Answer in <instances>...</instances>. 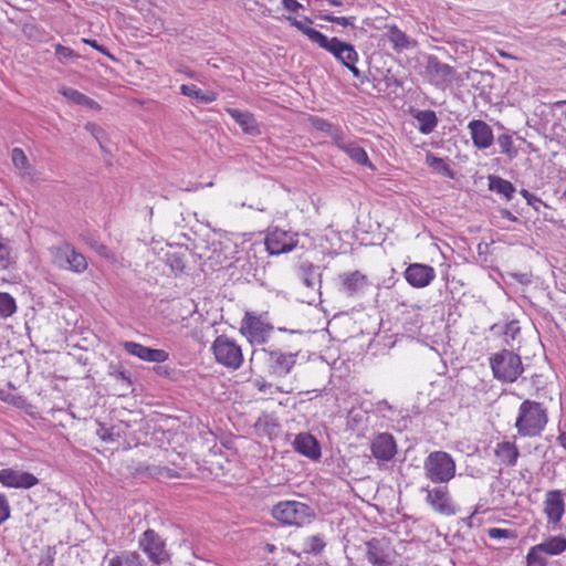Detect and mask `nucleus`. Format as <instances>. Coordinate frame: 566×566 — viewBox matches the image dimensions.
Segmentation results:
<instances>
[{
  "mask_svg": "<svg viewBox=\"0 0 566 566\" xmlns=\"http://www.w3.org/2000/svg\"><path fill=\"white\" fill-rule=\"evenodd\" d=\"M426 478L433 483H447L455 475V462L446 451H432L424 459Z\"/></svg>",
  "mask_w": 566,
  "mask_h": 566,
  "instance_id": "5",
  "label": "nucleus"
},
{
  "mask_svg": "<svg viewBox=\"0 0 566 566\" xmlns=\"http://www.w3.org/2000/svg\"><path fill=\"white\" fill-rule=\"evenodd\" d=\"M426 164L428 167L432 168L434 171L448 177L453 178L454 172L450 168L449 164L446 161V159L437 157L432 153H428L426 155Z\"/></svg>",
  "mask_w": 566,
  "mask_h": 566,
  "instance_id": "35",
  "label": "nucleus"
},
{
  "mask_svg": "<svg viewBox=\"0 0 566 566\" xmlns=\"http://www.w3.org/2000/svg\"><path fill=\"white\" fill-rule=\"evenodd\" d=\"M51 261L60 270L82 274L88 269L86 256L71 243L62 242L49 249Z\"/></svg>",
  "mask_w": 566,
  "mask_h": 566,
  "instance_id": "4",
  "label": "nucleus"
},
{
  "mask_svg": "<svg viewBox=\"0 0 566 566\" xmlns=\"http://www.w3.org/2000/svg\"><path fill=\"white\" fill-rule=\"evenodd\" d=\"M497 144L501 154L505 155L510 160L514 159L518 155V150L514 145V140L509 134H501L497 136Z\"/></svg>",
  "mask_w": 566,
  "mask_h": 566,
  "instance_id": "36",
  "label": "nucleus"
},
{
  "mask_svg": "<svg viewBox=\"0 0 566 566\" xmlns=\"http://www.w3.org/2000/svg\"><path fill=\"white\" fill-rule=\"evenodd\" d=\"M386 30V36L390 42L394 51L400 53L405 50H408L411 46L412 40L410 39V36H408L396 24H387Z\"/></svg>",
  "mask_w": 566,
  "mask_h": 566,
  "instance_id": "24",
  "label": "nucleus"
},
{
  "mask_svg": "<svg viewBox=\"0 0 566 566\" xmlns=\"http://www.w3.org/2000/svg\"><path fill=\"white\" fill-rule=\"evenodd\" d=\"M491 331L493 333H501L503 336L504 347L499 354H514V352L521 350V327L517 321H511L505 324L504 327L497 324L493 325Z\"/></svg>",
  "mask_w": 566,
  "mask_h": 566,
  "instance_id": "14",
  "label": "nucleus"
},
{
  "mask_svg": "<svg viewBox=\"0 0 566 566\" xmlns=\"http://www.w3.org/2000/svg\"><path fill=\"white\" fill-rule=\"evenodd\" d=\"M266 549H268L269 552H274L275 546H274L273 544H266Z\"/></svg>",
  "mask_w": 566,
  "mask_h": 566,
  "instance_id": "61",
  "label": "nucleus"
},
{
  "mask_svg": "<svg viewBox=\"0 0 566 566\" xmlns=\"http://www.w3.org/2000/svg\"><path fill=\"white\" fill-rule=\"evenodd\" d=\"M226 112L235 120L243 133L253 136L260 134L259 124L252 113L230 107L226 108Z\"/></svg>",
  "mask_w": 566,
  "mask_h": 566,
  "instance_id": "22",
  "label": "nucleus"
},
{
  "mask_svg": "<svg viewBox=\"0 0 566 566\" xmlns=\"http://www.w3.org/2000/svg\"><path fill=\"white\" fill-rule=\"evenodd\" d=\"M1 399L6 402L12 403L13 406L20 407L23 402V398L20 396H14L8 394L6 397H1Z\"/></svg>",
  "mask_w": 566,
  "mask_h": 566,
  "instance_id": "55",
  "label": "nucleus"
},
{
  "mask_svg": "<svg viewBox=\"0 0 566 566\" xmlns=\"http://www.w3.org/2000/svg\"><path fill=\"white\" fill-rule=\"evenodd\" d=\"M488 535L490 538L493 539H501V538H516V534L512 530H505V528H499V527H491L488 530Z\"/></svg>",
  "mask_w": 566,
  "mask_h": 566,
  "instance_id": "46",
  "label": "nucleus"
},
{
  "mask_svg": "<svg viewBox=\"0 0 566 566\" xmlns=\"http://www.w3.org/2000/svg\"><path fill=\"white\" fill-rule=\"evenodd\" d=\"M96 436L106 443H113L122 438V432L115 427H106L104 423L97 421Z\"/></svg>",
  "mask_w": 566,
  "mask_h": 566,
  "instance_id": "37",
  "label": "nucleus"
},
{
  "mask_svg": "<svg viewBox=\"0 0 566 566\" xmlns=\"http://www.w3.org/2000/svg\"><path fill=\"white\" fill-rule=\"evenodd\" d=\"M416 119L419 123V132L424 135L432 133L438 125V118L433 111H420L416 115Z\"/></svg>",
  "mask_w": 566,
  "mask_h": 566,
  "instance_id": "33",
  "label": "nucleus"
},
{
  "mask_svg": "<svg viewBox=\"0 0 566 566\" xmlns=\"http://www.w3.org/2000/svg\"><path fill=\"white\" fill-rule=\"evenodd\" d=\"M55 55L57 59L63 62L65 60L74 59L77 56V54L69 46H64L60 43L55 44L54 46Z\"/></svg>",
  "mask_w": 566,
  "mask_h": 566,
  "instance_id": "47",
  "label": "nucleus"
},
{
  "mask_svg": "<svg viewBox=\"0 0 566 566\" xmlns=\"http://www.w3.org/2000/svg\"><path fill=\"white\" fill-rule=\"evenodd\" d=\"M213 354H241V348L227 335H220L212 344Z\"/></svg>",
  "mask_w": 566,
  "mask_h": 566,
  "instance_id": "32",
  "label": "nucleus"
},
{
  "mask_svg": "<svg viewBox=\"0 0 566 566\" xmlns=\"http://www.w3.org/2000/svg\"><path fill=\"white\" fill-rule=\"evenodd\" d=\"M272 516L281 524L302 526L312 521L314 511L298 501H281L273 506Z\"/></svg>",
  "mask_w": 566,
  "mask_h": 566,
  "instance_id": "6",
  "label": "nucleus"
},
{
  "mask_svg": "<svg viewBox=\"0 0 566 566\" xmlns=\"http://www.w3.org/2000/svg\"><path fill=\"white\" fill-rule=\"evenodd\" d=\"M366 556L367 560L374 566H391V560L389 559V554L381 546V543L378 538H371L366 542Z\"/></svg>",
  "mask_w": 566,
  "mask_h": 566,
  "instance_id": "23",
  "label": "nucleus"
},
{
  "mask_svg": "<svg viewBox=\"0 0 566 566\" xmlns=\"http://www.w3.org/2000/svg\"><path fill=\"white\" fill-rule=\"evenodd\" d=\"M218 364L229 368L238 369L243 364V356H214Z\"/></svg>",
  "mask_w": 566,
  "mask_h": 566,
  "instance_id": "44",
  "label": "nucleus"
},
{
  "mask_svg": "<svg viewBox=\"0 0 566 566\" xmlns=\"http://www.w3.org/2000/svg\"><path fill=\"white\" fill-rule=\"evenodd\" d=\"M188 77H193V72H185Z\"/></svg>",
  "mask_w": 566,
  "mask_h": 566,
  "instance_id": "63",
  "label": "nucleus"
},
{
  "mask_svg": "<svg viewBox=\"0 0 566 566\" xmlns=\"http://www.w3.org/2000/svg\"><path fill=\"white\" fill-rule=\"evenodd\" d=\"M297 234L277 227L268 230L264 244L270 254L279 255L292 251L297 245Z\"/></svg>",
  "mask_w": 566,
  "mask_h": 566,
  "instance_id": "8",
  "label": "nucleus"
},
{
  "mask_svg": "<svg viewBox=\"0 0 566 566\" xmlns=\"http://www.w3.org/2000/svg\"><path fill=\"white\" fill-rule=\"evenodd\" d=\"M286 21L291 27L297 29L304 34L312 43L317 44L321 49H324L331 53L337 61L346 66L355 77H358L360 72L356 66L358 62V53L355 48L346 42L340 41L338 38H327L322 32L312 28L313 20L308 17H304L302 20L295 17H286Z\"/></svg>",
  "mask_w": 566,
  "mask_h": 566,
  "instance_id": "1",
  "label": "nucleus"
},
{
  "mask_svg": "<svg viewBox=\"0 0 566 566\" xmlns=\"http://www.w3.org/2000/svg\"><path fill=\"white\" fill-rule=\"evenodd\" d=\"M324 20L328 21V22H333V23H336L340 27H349V25H354V20L355 18L354 17H336V15H333V14H326L323 17Z\"/></svg>",
  "mask_w": 566,
  "mask_h": 566,
  "instance_id": "48",
  "label": "nucleus"
},
{
  "mask_svg": "<svg viewBox=\"0 0 566 566\" xmlns=\"http://www.w3.org/2000/svg\"><path fill=\"white\" fill-rule=\"evenodd\" d=\"M59 93L76 105L85 106L93 111H101L102 108L96 101L92 99L75 88L62 86L59 90Z\"/></svg>",
  "mask_w": 566,
  "mask_h": 566,
  "instance_id": "25",
  "label": "nucleus"
},
{
  "mask_svg": "<svg viewBox=\"0 0 566 566\" xmlns=\"http://www.w3.org/2000/svg\"><path fill=\"white\" fill-rule=\"evenodd\" d=\"M17 311L15 300L6 292H0V317L8 318Z\"/></svg>",
  "mask_w": 566,
  "mask_h": 566,
  "instance_id": "39",
  "label": "nucleus"
},
{
  "mask_svg": "<svg viewBox=\"0 0 566 566\" xmlns=\"http://www.w3.org/2000/svg\"><path fill=\"white\" fill-rule=\"evenodd\" d=\"M370 451L378 461H390L397 453L395 438L388 432L378 433L370 442Z\"/></svg>",
  "mask_w": 566,
  "mask_h": 566,
  "instance_id": "17",
  "label": "nucleus"
},
{
  "mask_svg": "<svg viewBox=\"0 0 566 566\" xmlns=\"http://www.w3.org/2000/svg\"><path fill=\"white\" fill-rule=\"evenodd\" d=\"M538 551L547 555H558L566 551V537L564 535L551 536L537 544Z\"/></svg>",
  "mask_w": 566,
  "mask_h": 566,
  "instance_id": "29",
  "label": "nucleus"
},
{
  "mask_svg": "<svg viewBox=\"0 0 566 566\" xmlns=\"http://www.w3.org/2000/svg\"><path fill=\"white\" fill-rule=\"evenodd\" d=\"M11 159L13 163V166L21 171V174L29 175L31 171V166L29 164V159L21 148H13L11 151Z\"/></svg>",
  "mask_w": 566,
  "mask_h": 566,
  "instance_id": "38",
  "label": "nucleus"
},
{
  "mask_svg": "<svg viewBox=\"0 0 566 566\" xmlns=\"http://www.w3.org/2000/svg\"><path fill=\"white\" fill-rule=\"evenodd\" d=\"M240 332L252 346L269 344L274 335V328L268 321V314L250 311L244 313Z\"/></svg>",
  "mask_w": 566,
  "mask_h": 566,
  "instance_id": "3",
  "label": "nucleus"
},
{
  "mask_svg": "<svg viewBox=\"0 0 566 566\" xmlns=\"http://www.w3.org/2000/svg\"><path fill=\"white\" fill-rule=\"evenodd\" d=\"M544 513L547 518L548 525L553 528L559 526L560 521L565 514L564 494L560 490H549L545 494Z\"/></svg>",
  "mask_w": 566,
  "mask_h": 566,
  "instance_id": "10",
  "label": "nucleus"
},
{
  "mask_svg": "<svg viewBox=\"0 0 566 566\" xmlns=\"http://www.w3.org/2000/svg\"><path fill=\"white\" fill-rule=\"evenodd\" d=\"M520 193H521V196L526 200V203H527L528 206H532L535 210H538L537 205L546 206V205L544 203V201H543L541 198H538V197H536L535 195L531 193V192H530L528 190H526V189H522V190L520 191Z\"/></svg>",
  "mask_w": 566,
  "mask_h": 566,
  "instance_id": "50",
  "label": "nucleus"
},
{
  "mask_svg": "<svg viewBox=\"0 0 566 566\" xmlns=\"http://www.w3.org/2000/svg\"><path fill=\"white\" fill-rule=\"evenodd\" d=\"M95 250L103 258L109 259L113 256L112 252L105 244H98Z\"/></svg>",
  "mask_w": 566,
  "mask_h": 566,
  "instance_id": "56",
  "label": "nucleus"
},
{
  "mask_svg": "<svg viewBox=\"0 0 566 566\" xmlns=\"http://www.w3.org/2000/svg\"><path fill=\"white\" fill-rule=\"evenodd\" d=\"M545 553L538 551L537 545L532 546L526 555V566H547Z\"/></svg>",
  "mask_w": 566,
  "mask_h": 566,
  "instance_id": "40",
  "label": "nucleus"
},
{
  "mask_svg": "<svg viewBox=\"0 0 566 566\" xmlns=\"http://www.w3.org/2000/svg\"><path fill=\"white\" fill-rule=\"evenodd\" d=\"M472 144L476 149H488L493 145L492 127L482 119H472L468 124Z\"/></svg>",
  "mask_w": 566,
  "mask_h": 566,
  "instance_id": "18",
  "label": "nucleus"
},
{
  "mask_svg": "<svg viewBox=\"0 0 566 566\" xmlns=\"http://www.w3.org/2000/svg\"><path fill=\"white\" fill-rule=\"evenodd\" d=\"M547 423L546 410L539 402L525 400L518 409L515 422L517 432L523 437L538 436Z\"/></svg>",
  "mask_w": 566,
  "mask_h": 566,
  "instance_id": "2",
  "label": "nucleus"
},
{
  "mask_svg": "<svg viewBox=\"0 0 566 566\" xmlns=\"http://www.w3.org/2000/svg\"><path fill=\"white\" fill-rule=\"evenodd\" d=\"M560 13H562L563 15H566V9H563V10L560 11Z\"/></svg>",
  "mask_w": 566,
  "mask_h": 566,
  "instance_id": "64",
  "label": "nucleus"
},
{
  "mask_svg": "<svg viewBox=\"0 0 566 566\" xmlns=\"http://www.w3.org/2000/svg\"><path fill=\"white\" fill-rule=\"evenodd\" d=\"M182 95L193 98L200 103H212L218 98V94L213 91H203L195 84H182L180 86Z\"/></svg>",
  "mask_w": 566,
  "mask_h": 566,
  "instance_id": "27",
  "label": "nucleus"
},
{
  "mask_svg": "<svg viewBox=\"0 0 566 566\" xmlns=\"http://www.w3.org/2000/svg\"><path fill=\"white\" fill-rule=\"evenodd\" d=\"M293 356H271L270 357V368L271 373L282 377L286 375L294 365V360H292Z\"/></svg>",
  "mask_w": 566,
  "mask_h": 566,
  "instance_id": "34",
  "label": "nucleus"
},
{
  "mask_svg": "<svg viewBox=\"0 0 566 566\" xmlns=\"http://www.w3.org/2000/svg\"><path fill=\"white\" fill-rule=\"evenodd\" d=\"M82 41L85 44H87V45L92 46L93 49H95L96 51H98V52L103 53L104 55L108 56L109 59L115 60V57L103 45H99L96 40H93V39H82Z\"/></svg>",
  "mask_w": 566,
  "mask_h": 566,
  "instance_id": "52",
  "label": "nucleus"
},
{
  "mask_svg": "<svg viewBox=\"0 0 566 566\" xmlns=\"http://www.w3.org/2000/svg\"><path fill=\"white\" fill-rule=\"evenodd\" d=\"M489 188L490 190L502 195L506 200H511L515 192V187L511 181L496 176H491L489 178Z\"/></svg>",
  "mask_w": 566,
  "mask_h": 566,
  "instance_id": "30",
  "label": "nucleus"
},
{
  "mask_svg": "<svg viewBox=\"0 0 566 566\" xmlns=\"http://www.w3.org/2000/svg\"><path fill=\"white\" fill-rule=\"evenodd\" d=\"M293 448L297 453L311 460H318L322 455L318 440L308 432L296 434L293 441Z\"/></svg>",
  "mask_w": 566,
  "mask_h": 566,
  "instance_id": "19",
  "label": "nucleus"
},
{
  "mask_svg": "<svg viewBox=\"0 0 566 566\" xmlns=\"http://www.w3.org/2000/svg\"><path fill=\"white\" fill-rule=\"evenodd\" d=\"M254 432L260 438H268L274 440L281 432V426L277 419L270 413L263 412L255 421Z\"/></svg>",
  "mask_w": 566,
  "mask_h": 566,
  "instance_id": "20",
  "label": "nucleus"
},
{
  "mask_svg": "<svg viewBox=\"0 0 566 566\" xmlns=\"http://www.w3.org/2000/svg\"><path fill=\"white\" fill-rule=\"evenodd\" d=\"M11 264V248L9 241L0 237V270H6Z\"/></svg>",
  "mask_w": 566,
  "mask_h": 566,
  "instance_id": "42",
  "label": "nucleus"
},
{
  "mask_svg": "<svg viewBox=\"0 0 566 566\" xmlns=\"http://www.w3.org/2000/svg\"><path fill=\"white\" fill-rule=\"evenodd\" d=\"M108 376L114 380V385L119 397H125L135 392V379L133 373L122 364L108 365Z\"/></svg>",
  "mask_w": 566,
  "mask_h": 566,
  "instance_id": "13",
  "label": "nucleus"
},
{
  "mask_svg": "<svg viewBox=\"0 0 566 566\" xmlns=\"http://www.w3.org/2000/svg\"><path fill=\"white\" fill-rule=\"evenodd\" d=\"M10 517V504L7 496L0 493V525Z\"/></svg>",
  "mask_w": 566,
  "mask_h": 566,
  "instance_id": "49",
  "label": "nucleus"
},
{
  "mask_svg": "<svg viewBox=\"0 0 566 566\" xmlns=\"http://www.w3.org/2000/svg\"><path fill=\"white\" fill-rule=\"evenodd\" d=\"M310 120H311L313 127H315L317 130H321L324 133L332 132L333 125L331 123L326 122L325 119L319 118V117H312Z\"/></svg>",
  "mask_w": 566,
  "mask_h": 566,
  "instance_id": "51",
  "label": "nucleus"
},
{
  "mask_svg": "<svg viewBox=\"0 0 566 566\" xmlns=\"http://www.w3.org/2000/svg\"><path fill=\"white\" fill-rule=\"evenodd\" d=\"M174 470L160 465L148 464V463H138L135 468V474L142 476H163L166 475L168 478H172Z\"/></svg>",
  "mask_w": 566,
  "mask_h": 566,
  "instance_id": "31",
  "label": "nucleus"
},
{
  "mask_svg": "<svg viewBox=\"0 0 566 566\" xmlns=\"http://www.w3.org/2000/svg\"><path fill=\"white\" fill-rule=\"evenodd\" d=\"M140 359L148 361H156L158 365L154 367L156 374L169 377L171 374V369L167 365H161L166 360L168 356H138Z\"/></svg>",
  "mask_w": 566,
  "mask_h": 566,
  "instance_id": "41",
  "label": "nucleus"
},
{
  "mask_svg": "<svg viewBox=\"0 0 566 566\" xmlns=\"http://www.w3.org/2000/svg\"><path fill=\"white\" fill-rule=\"evenodd\" d=\"M55 553L56 552L54 547L48 546L46 556L44 559L41 560L40 565L53 566Z\"/></svg>",
  "mask_w": 566,
  "mask_h": 566,
  "instance_id": "54",
  "label": "nucleus"
},
{
  "mask_svg": "<svg viewBox=\"0 0 566 566\" xmlns=\"http://www.w3.org/2000/svg\"><path fill=\"white\" fill-rule=\"evenodd\" d=\"M557 442L564 448L566 449V432H560L559 436L557 437Z\"/></svg>",
  "mask_w": 566,
  "mask_h": 566,
  "instance_id": "58",
  "label": "nucleus"
},
{
  "mask_svg": "<svg viewBox=\"0 0 566 566\" xmlns=\"http://www.w3.org/2000/svg\"><path fill=\"white\" fill-rule=\"evenodd\" d=\"M367 285V275L360 271H353L340 275V289L349 296L360 293Z\"/></svg>",
  "mask_w": 566,
  "mask_h": 566,
  "instance_id": "21",
  "label": "nucleus"
},
{
  "mask_svg": "<svg viewBox=\"0 0 566 566\" xmlns=\"http://www.w3.org/2000/svg\"><path fill=\"white\" fill-rule=\"evenodd\" d=\"M107 566H145L137 552L122 551L108 559Z\"/></svg>",
  "mask_w": 566,
  "mask_h": 566,
  "instance_id": "28",
  "label": "nucleus"
},
{
  "mask_svg": "<svg viewBox=\"0 0 566 566\" xmlns=\"http://www.w3.org/2000/svg\"><path fill=\"white\" fill-rule=\"evenodd\" d=\"M426 501L436 512L447 516L458 513V507L452 502L447 486H439L432 490L426 489Z\"/></svg>",
  "mask_w": 566,
  "mask_h": 566,
  "instance_id": "12",
  "label": "nucleus"
},
{
  "mask_svg": "<svg viewBox=\"0 0 566 566\" xmlns=\"http://www.w3.org/2000/svg\"><path fill=\"white\" fill-rule=\"evenodd\" d=\"M335 146L344 151L356 164L374 169L366 150L355 142L346 140L340 132L333 135Z\"/></svg>",
  "mask_w": 566,
  "mask_h": 566,
  "instance_id": "16",
  "label": "nucleus"
},
{
  "mask_svg": "<svg viewBox=\"0 0 566 566\" xmlns=\"http://www.w3.org/2000/svg\"><path fill=\"white\" fill-rule=\"evenodd\" d=\"M490 364L496 379L513 382L523 371L521 356H491Z\"/></svg>",
  "mask_w": 566,
  "mask_h": 566,
  "instance_id": "9",
  "label": "nucleus"
},
{
  "mask_svg": "<svg viewBox=\"0 0 566 566\" xmlns=\"http://www.w3.org/2000/svg\"><path fill=\"white\" fill-rule=\"evenodd\" d=\"M138 546L154 565L163 566L171 562L172 554L167 547L166 539L153 528H147L140 534Z\"/></svg>",
  "mask_w": 566,
  "mask_h": 566,
  "instance_id": "7",
  "label": "nucleus"
},
{
  "mask_svg": "<svg viewBox=\"0 0 566 566\" xmlns=\"http://www.w3.org/2000/svg\"><path fill=\"white\" fill-rule=\"evenodd\" d=\"M124 350L127 354H150V355H154V354H165L164 350L153 349V348L145 347L143 345H139V344L133 343V342H126L124 344Z\"/></svg>",
  "mask_w": 566,
  "mask_h": 566,
  "instance_id": "43",
  "label": "nucleus"
},
{
  "mask_svg": "<svg viewBox=\"0 0 566 566\" xmlns=\"http://www.w3.org/2000/svg\"><path fill=\"white\" fill-rule=\"evenodd\" d=\"M438 72H441L444 76H452L453 69L447 64H442L438 66Z\"/></svg>",
  "mask_w": 566,
  "mask_h": 566,
  "instance_id": "57",
  "label": "nucleus"
},
{
  "mask_svg": "<svg viewBox=\"0 0 566 566\" xmlns=\"http://www.w3.org/2000/svg\"><path fill=\"white\" fill-rule=\"evenodd\" d=\"M0 483L6 488L31 489L39 483V479L27 471L6 468L0 470Z\"/></svg>",
  "mask_w": 566,
  "mask_h": 566,
  "instance_id": "11",
  "label": "nucleus"
},
{
  "mask_svg": "<svg viewBox=\"0 0 566 566\" xmlns=\"http://www.w3.org/2000/svg\"><path fill=\"white\" fill-rule=\"evenodd\" d=\"M283 8L289 12H297L303 6L297 0H282Z\"/></svg>",
  "mask_w": 566,
  "mask_h": 566,
  "instance_id": "53",
  "label": "nucleus"
},
{
  "mask_svg": "<svg viewBox=\"0 0 566 566\" xmlns=\"http://www.w3.org/2000/svg\"><path fill=\"white\" fill-rule=\"evenodd\" d=\"M325 547V542L321 535H313L306 539V553L319 554Z\"/></svg>",
  "mask_w": 566,
  "mask_h": 566,
  "instance_id": "45",
  "label": "nucleus"
},
{
  "mask_svg": "<svg viewBox=\"0 0 566 566\" xmlns=\"http://www.w3.org/2000/svg\"><path fill=\"white\" fill-rule=\"evenodd\" d=\"M403 276L409 285L415 289L428 286L436 277L432 266L422 263H411L405 270Z\"/></svg>",
  "mask_w": 566,
  "mask_h": 566,
  "instance_id": "15",
  "label": "nucleus"
},
{
  "mask_svg": "<svg viewBox=\"0 0 566 566\" xmlns=\"http://www.w3.org/2000/svg\"><path fill=\"white\" fill-rule=\"evenodd\" d=\"M263 350H264V352H269V354H271V355L276 354V349H275V348H272V346H271L269 349L263 348Z\"/></svg>",
  "mask_w": 566,
  "mask_h": 566,
  "instance_id": "60",
  "label": "nucleus"
},
{
  "mask_svg": "<svg viewBox=\"0 0 566 566\" xmlns=\"http://www.w3.org/2000/svg\"><path fill=\"white\" fill-rule=\"evenodd\" d=\"M495 455L507 467H514L520 455V451L515 443L503 441L497 443Z\"/></svg>",
  "mask_w": 566,
  "mask_h": 566,
  "instance_id": "26",
  "label": "nucleus"
},
{
  "mask_svg": "<svg viewBox=\"0 0 566 566\" xmlns=\"http://www.w3.org/2000/svg\"><path fill=\"white\" fill-rule=\"evenodd\" d=\"M327 1H328V3H331L333 6H338L339 4V2L336 1V0H327Z\"/></svg>",
  "mask_w": 566,
  "mask_h": 566,
  "instance_id": "62",
  "label": "nucleus"
},
{
  "mask_svg": "<svg viewBox=\"0 0 566 566\" xmlns=\"http://www.w3.org/2000/svg\"><path fill=\"white\" fill-rule=\"evenodd\" d=\"M324 360H325L328 365H331V366H332V368H335V365H336V363H337L338 358L333 359V361H329V360H327V359H325V358H324Z\"/></svg>",
  "mask_w": 566,
  "mask_h": 566,
  "instance_id": "59",
  "label": "nucleus"
}]
</instances>
